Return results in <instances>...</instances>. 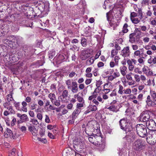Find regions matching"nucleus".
Here are the masks:
<instances>
[{
  "label": "nucleus",
  "mask_w": 156,
  "mask_h": 156,
  "mask_svg": "<svg viewBox=\"0 0 156 156\" xmlns=\"http://www.w3.org/2000/svg\"><path fill=\"white\" fill-rule=\"evenodd\" d=\"M142 71L143 73L147 76H151L153 74L152 70L147 66H144L142 69Z\"/></svg>",
  "instance_id": "obj_12"
},
{
  "label": "nucleus",
  "mask_w": 156,
  "mask_h": 156,
  "mask_svg": "<svg viewBox=\"0 0 156 156\" xmlns=\"http://www.w3.org/2000/svg\"><path fill=\"white\" fill-rule=\"evenodd\" d=\"M20 119L22 120V122L28 121L29 119L28 117L25 114L22 115Z\"/></svg>",
  "instance_id": "obj_25"
},
{
  "label": "nucleus",
  "mask_w": 156,
  "mask_h": 156,
  "mask_svg": "<svg viewBox=\"0 0 156 156\" xmlns=\"http://www.w3.org/2000/svg\"><path fill=\"white\" fill-rule=\"evenodd\" d=\"M118 93L122 95L123 94L124 89L123 86L121 84H119L118 86Z\"/></svg>",
  "instance_id": "obj_24"
},
{
  "label": "nucleus",
  "mask_w": 156,
  "mask_h": 156,
  "mask_svg": "<svg viewBox=\"0 0 156 156\" xmlns=\"http://www.w3.org/2000/svg\"><path fill=\"white\" fill-rule=\"evenodd\" d=\"M112 88V87L110 82H108L104 85V90H111Z\"/></svg>",
  "instance_id": "obj_19"
},
{
  "label": "nucleus",
  "mask_w": 156,
  "mask_h": 156,
  "mask_svg": "<svg viewBox=\"0 0 156 156\" xmlns=\"http://www.w3.org/2000/svg\"><path fill=\"white\" fill-rule=\"evenodd\" d=\"M104 64L101 62H99L97 64V66L99 68L102 67L104 66Z\"/></svg>",
  "instance_id": "obj_62"
},
{
  "label": "nucleus",
  "mask_w": 156,
  "mask_h": 156,
  "mask_svg": "<svg viewBox=\"0 0 156 156\" xmlns=\"http://www.w3.org/2000/svg\"><path fill=\"white\" fill-rule=\"evenodd\" d=\"M136 130L137 133L140 136L144 137L147 136V128L144 125L137 124L136 127Z\"/></svg>",
  "instance_id": "obj_4"
},
{
  "label": "nucleus",
  "mask_w": 156,
  "mask_h": 156,
  "mask_svg": "<svg viewBox=\"0 0 156 156\" xmlns=\"http://www.w3.org/2000/svg\"><path fill=\"white\" fill-rule=\"evenodd\" d=\"M73 106V104L71 103H70L67 105L66 106V108L68 109L71 110L72 109Z\"/></svg>",
  "instance_id": "obj_59"
},
{
  "label": "nucleus",
  "mask_w": 156,
  "mask_h": 156,
  "mask_svg": "<svg viewBox=\"0 0 156 156\" xmlns=\"http://www.w3.org/2000/svg\"><path fill=\"white\" fill-rule=\"evenodd\" d=\"M97 96L98 94H95L93 93H92V95L89 97L88 98V100L91 101L94 98H96L97 97Z\"/></svg>",
  "instance_id": "obj_31"
},
{
  "label": "nucleus",
  "mask_w": 156,
  "mask_h": 156,
  "mask_svg": "<svg viewBox=\"0 0 156 156\" xmlns=\"http://www.w3.org/2000/svg\"><path fill=\"white\" fill-rule=\"evenodd\" d=\"M98 109L97 106L95 105H93L91 102H90V104L87 107V109L84 112L85 114H87L91 111H95Z\"/></svg>",
  "instance_id": "obj_11"
},
{
  "label": "nucleus",
  "mask_w": 156,
  "mask_h": 156,
  "mask_svg": "<svg viewBox=\"0 0 156 156\" xmlns=\"http://www.w3.org/2000/svg\"><path fill=\"white\" fill-rule=\"evenodd\" d=\"M88 140L91 143L98 147L99 150L102 151L105 148V141L101 136L92 135L88 137Z\"/></svg>",
  "instance_id": "obj_1"
},
{
  "label": "nucleus",
  "mask_w": 156,
  "mask_h": 156,
  "mask_svg": "<svg viewBox=\"0 0 156 156\" xmlns=\"http://www.w3.org/2000/svg\"><path fill=\"white\" fill-rule=\"evenodd\" d=\"M127 122L126 119H121L119 121V124L121 129L125 130L126 133L131 131L132 128L130 126L129 127L127 126Z\"/></svg>",
  "instance_id": "obj_7"
},
{
  "label": "nucleus",
  "mask_w": 156,
  "mask_h": 156,
  "mask_svg": "<svg viewBox=\"0 0 156 156\" xmlns=\"http://www.w3.org/2000/svg\"><path fill=\"white\" fill-rule=\"evenodd\" d=\"M146 77L144 75H141L140 76V80H141L144 83V82L146 80Z\"/></svg>",
  "instance_id": "obj_47"
},
{
  "label": "nucleus",
  "mask_w": 156,
  "mask_h": 156,
  "mask_svg": "<svg viewBox=\"0 0 156 156\" xmlns=\"http://www.w3.org/2000/svg\"><path fill=\"white\" fill-rule=\"evenodd\" d=\"M146 145V143L144 140L138 139L132 143V147L134 151H139L145 149Z\"/></svg>",
  "instance_id": "obj_2"
},
{
  "label": "nucleus",
  "mask_w": 156,
  "mask_h": 156,
  "mask_svg": "<svg viewBox=\"0 0 156 156\" xmlns=\"http://www.w3.org/2000/svg\"><path fill=\"white\" fill-rule=\"evenodd\" d=\"M84 103H78L76 105V109H80L81 110L82 108L84 106Z\"/></svg>",
  "instance_id": "obj_39"
},
{
  "label": "nucleus",
  "mask_w": 156,
  "mask_h": 156,
  "mask_svg": "<svg viewBox=\"0 0 156 156\" xmlns=\"http://www.w3.org/2000/svg\"><path fill=\"white\" fill-rule=\"evenodd\" d=\"M120 59L119 56H115L114 58V61H115V65H118V64L119 60Z\"/></svg>",
  "instance_id": "obj_49"
},
{
  "label": "nucleus",
  "mask_w": 156,
  "mask_h": 156,
  "mask_svg": "<svg viewBox=\"0 0 156 156\" xmlns=\"http://www.w3.org/2000/svg\"><path fill=\"white\" fill-rule=\"evenodd\" d=\"M81 44L83 47H85L87 45V40L85 38H83L81 40Z\"/></svg>",
  "instance_id": "obj_37"
},
{
  "label": "nucleus",
  "mask_w": 156,
  "mask_h": 156,
  "mask_svg": "<svg viewBox=\"0 0 156 156\" xmlns=\"http://www.w3.org/2000/svg\"><path fill=\"white\" fill-rule=\"evenodd\" d=\"M4 136L6 138L10 137L11 139H16L20 136V135L16 133H13L10 129L7 128L6 131L4 133Z\"/></svg>",
  "instance_id": "obj_5"
},
{
  "label": "nucleus",
  "mask_w": 156,
  "mask_h": 156,
  "mask_svg": "<svg viewBox=\"0 0 156 156\" xmlns=\"http://www.w3.org/2000/svg\"><path fill=\"white\" fill-rule=\"evenodd\" d=\"M131 20L132 21V23L134 24H137L139 23L140 22V20L138 18H134L131 19Z\"/></svg>",
  "instance_id": "obj_40"
},
{
  "label": "nucleus",
  "mask_w": 156,
  "mask_h": 156,
  "mask_svg": "<svg viewBox=\"0 0 156 156\" xmlns=\"http://www.w3.org/2000/svg\"><path fill=\"white\" fill-rule=\"evenodd\" d=\"M75 151L71 148L66 149L63 154V156H74Z\"/></svg>",
  "instance_id": "obj_13"
},
{
  "label": "nucleus",
  "mask_w": 156,
  "mask_h": 156,
  "mask_svg": "<svg viewBox=\"0 0 156 156\" xmlns=\"http://www.w3.org/2000/svg\"><path fill=\"white\" fill-rule=\"evenodd\" d=\"M53 104L57 106H59L60 105V103L59 101L56 100L54 101V103H52Z\"/></svg>",
  "instance_id": "obj_64"
},
{
  "label": "nucleus",
  "mask_w": 156,
  "mask_h": 156,
  "mask_svg": "<svg viewBox=\"0 0 156 156\" xmlns=\"http://www.w3.org/2000/svg\"><path fill=\"white\" fill-rule=\"evenodd\" d=\"M97 100L98 102L103 103L104 102V101L103 100L102 98L100 96H97Z\"/></svg>",
  "instance_id": "obj_54"
},
{
  "label": "nucleus",
  "mask_w": 156,
  "mask_h": 156,
  "mask_svg": "<svg viewBox=\"0 0 156 156\" xmlns=\"http://www.w3.org/2000/svg\"><path fill=\"white\" fill-rule=\"evenodd\" d=\"M146 103L147 105L148 106H152L156 105L155 102L151 100L150 95H148L147 97V100L146 101Z\"/></svg>",
  "instance_id": "obj_15"
},
{
  "label": "nucleus",
  "mask_w": 156,
  "mask_h": 156,
  "mask_svg": "<svg viewBox=\"0 0 156 156\" xmlns=\"http://www.w3.org/2000/svg\"><path fill=\"white\" fill-rule=\"evenodd\" d=\"M150 116L147 112H144L141 113L140 116L139 120L141 121L147 122L149 121Z\"/></svg>",
  "instance_id": "obj_9"
},
{
  "label": "nucleus",
  "mask_w": 156,
  "mask_h": 156,
  "mask_svg": "<svg viewBox=\"0 0 156 156\" xmlns=\"http://www.w3.org/2000/svg\"><path fill=\"white\" fill-rule=\"evenodd\" d=\"M13 105L16 110L18 111L20 110V102H17L14 101Z\"/></svg>",
  "instance_id": "obj_28"
},
{
  "label": "nucleus",
  "mask_w": 156,
  "mask_h": 156,
  "mask_svg": "<svg viewBox=\"0 0 156 156\" xmlns=\"http://www.w3.org/2000/svg\"><path fill=\"white\" fill-rule=\"evenodd\" d=\"M55 51L53 50L50 51L49 52L48 56L50 58H52L55 55Z\"/></svg>",
  "instance_id": "obj_30"
},
{
  "label": "nucleus",
  "mask_w": 156,
  "mask_h": 156,
  "mask_svg": "<svg viewBox=\"0 0 156 156\" xmlns=\"http://www.w3.org/2000/svg\"><path fill=\"white\" fill-rule=\"evenodd\" d=\"M20 129L23 132L25 133L27 130V128L24 126H22L20 128Z\"/></svg>",
  "instance_id": "obj_60"
},
{
  "label": "nucleus",
  "mask_w": 156,
  "mask_h": 156,
  "mask_svg": "<svg viewBox=\"0 0 156 156\" xmlns=\"http://www.w3.org/2000/svg\"><path fill=\"white\" fill-rule=\"evenodd\" d=\"M67 97L64 96L63 95H61L59 98V101L62 102H66L67 101L66 98Z\"/></svg>",
  "instance_id": "obj_29"
},
{
  "label": "nucleus",
  "mask_w": 156,
  "mask_h": 156,
  "mask_svg": "<svg viewBox=\"0 0 156 156\" xmlns=\"http://www.w3.org/2000/svg\"><path fill=\"white\" fill-rule=\"evenodd\" d=\"M133 73L130 72L127 74H126L125 76H126V78L128 80H133V78L132 76V75Z\"/></svg>",
  "instance_id": "obj_36"
},
{
  "label": "nucleus",
  "mask_w": 156,
  "mask_h": 156,
  "mask_svg": "<svg viewBox=\"0 0 156 156\" xmlns=\"http://www.w3.org/2000/svg\"><path fill=\"white\" fill-rule=\"evenodd\" d=\"M55 127V126H53L51 125H48L47 126V128L48 129L51 130L52 129H53Z\"/></svg>",
  "instance_id": "obj_63"
},
{
  "label": "nucleus",
  "mask_w": 156,
  "mask_h": 156,
  "mask_svg": "<svg viewBox=\"0 0 156 156\" xmlns=\"http://www.w3.org/2000/svg\"><path fill=\"white\" fill-rule=\"evenodd\" d=\"M73 143L74 145V147L78 151H81L83 148L84 143L80 141V140L77 139L74 140Z\"/></svg>",
  "instance_id": "obj_6"
},
{
  "label": "nucleus",
  "mask_w": 156,
  "mask_h": 156,
  "mask_svg": "<svg viewBox=\"0 0 156 156\" xmlns=\"http://www.w3.org/2000/svg\"><path fill=\"white\" fill-rule=\"evenodd\" d=\"M108 109L114 112H116L119 111V109H117V106L116 105H111L108 107Z\"/></svg>",
  "instance_id": "obj_20"
},
{
  "label": "nucleus",
  "mask_w": 156,
  "mask_h": 156,
  "mask_svg": "<svg viewBox=\"0 0 156 156\" xmlns=\"http://www.w3.org/2000/svg\"><path fill=\"white\" fill-rule=\"evenodd\" d=\"M118 53V51L115 49H113L111 51V56L113 57Z\"/></svg>",
  "instance_id": "obj_45"
},
{
  "label": "nucleus",
  "mask_w": 156,
  "mask_h": 156,
  "mask_svg": "<svg viewBox=\"0 0 156 156\" xmlns=\"http://www.w3.org/2000/svg\"><path fill=\"white\" fill-rule=\"evenodd\" d=\"M128 27V24L127 23H125L123 27L122 31L124 33H127L128 31L127 27Z\"/></svg>",
  "instance_id": "obj_35"
},
{
  "label": "nucleus",
  "mask_w": 156,
  "mask_h": 156,
  "mask_svg": "<svg viewBox=\"0 0 156 156\" xmlns=\"http://www.w3.org/2000/svg\"><path fill=\"white\" fill-rule=\"evenodd\" d=\"M146 125L148 128L152 131L156 130V124L153 119H150L147 121Z\"/></svg>",
  "instance_id": "obj_8"
},
{
  "label": "nucleus",
  "mask_w": 156,
  "mask_h": 156,
  "mask_svg": "<svg viewBox=\"0 0 156 156\" xmlns=\"http://www.w3.org/2000/svg\"><path fill=\"white\" fill-rule=\"evenodd\" d=\"M13 94L12 92H11L9 94L6 96V99L8 102H10L12 101H14V100L12 97Z\"/></svg>",
  "instance_id": "obj_22"
},
{
  "label": "nucleus",
  "mask_w": 156,
  "mask_h": 156,
  "mask_svg": "<svg viewBox=\"0 0 156 156\" xmlns=\"http://www.w3.org/2000/svg\"><path fill=\"white\" fill-rule=\"evenodd\" d=\"M10 104L9 102H5L3 104V106L4 108H7L9 106H10Z\"/></svg>",
  "instance_id": "obj_53"
},
{
  "label": "nucleus",
  "mask_w": 156,
  "mask_h": 156,
  "mask_svg": "<svg viewBox=\"0 0 156 156\" xmlns=\"http://www.w3.org/2000/svg\"><path fill=\"white\" fill-rule=\"evenodd\" d=\"M137 16V14L134 12H131L130 14V19L132 18H135Z\"/></svg>",
  "instance_id": "obj_56"
},
{
  "label": "nucleus",
  "mask_w": 156,
  "mask_h": 156,
  "mask_svg": "<svg viewBox=\"0 0 156 156\" xmlns=\"http://www.w3.org/2000/svg\"><path fill=\"white\" fill-rule=\"evenodd\" d=\"M19 111H23L24 112H27V108L26 107L22 106L21 108H20V110H19Z\"/></svg>",
  "instance_id": "obj_61"
},
{
  "label": "nucleus",
  "mask_w": 156,
  "mask_h": 156,
  "mask_svg": "<svg viewBox=\"0 0 156 156\" xmlns=\"http://www.w3.org/2000/svg\"><path fill=\"white\" fill-rule=\"evenodd\" d=\"M37 117L38 119L41 121L43 119V115L41 113H38L37 114Z\"/></svg>",
  "instance_id": "obj_44"
},
{
  "label": "nucleus",
  "mask_w": 156,
  "mask_h": 156,
  "mask_svg": "<svg viewBox=\"0 0 156 156\" xmlns=\"http://www.w3.org/2000/svg\"><path fill=\"white\" fill-rule=\"evenodd\" d=\"M77 101L80 103H84V100H83V98L80 96L78 97Z\"/></svg>",
  "instance_id": "obj_58"
},
{
  "label": "nucleus",
  "mask_w": 156,
  "mask_h": 156,
  "mask_svg": "<svg viewBox=\"0 0 156 156\" xmlns=\"http://www.w3.org/2000/svg\"><path fill=\"white\" fill-rule=\"evenodd\" d=\"M112 12L109 11L106 13V17L109 25L112 27L114 30L118 26L119 23L116 22V19L114 18L111 14Z\"/></svg>",
  "instance_id": "obj_3"
},
{
  "label": "nucleus",
  "mask_w": 156,
  "mask_h": 156,
  "mask_svg": "<svg viewBox=\"0 0 156 156\" xmlns=\"http://www.w3.org/2000/svg\"><path fill=\"white\" fill-rule=\"evenodd\" d=\"M143 41L144 43H147L149 42L150 38L148 37H145L143 38Z\"/></svg>",
  "instance_id": "obj_57"
},
{
  "label": "nucleus",
  "mask_w": 156,
  "mask_h": 156,
  "mask_svg": "<svg viewBox=\"0 0 156 156\" xmlns=\"http://www.w3.org/2000/svg\"><path fill=\"white\" fill-rule=\"evenodd\" d=\"M45 122L49 123L51 122V120L49 118V116L47 115H45Z\"/></svg>",
  "instance_id": "obj_46"
},
{
  "label": "nucleus",
  "mask_w": 156,
  "mask_h": 156,
  "mask_svg": "<svg viewBox=\"0 0 156 156\" xmlns=\"http://www.w3.org/2000/svg\"><path fill=\"white\" fill-rule=\"evenodd\" d=\"M141 55L140 52V50H137L135 51L133 53V56L134 57L138 56Z\"/></svg>",
  "instance_id": "obj_41"
},
{
  "label": "nucleus",
  "mask_w": 156,
  "mask_h": 156,
  "mask_svg": "<svg viewBox=\"0 0 156 156\" xmlns=\"http://www.w3.org/2000/svg\"><path fill=\"white\" fill-rule=\"evenodd\" d=\"M127 67L124 66H121L119 68V70L122 75L123 76H125L127 73Z\"/></svg>",
  "instance_id": "obj_16"
},
{
  "label": "nucleus",
  "mask_w": 156,
  "mask_h": 156,
  "mask_svg": "<svg viewBox=\"0 0 156 156\" xmlns=\"http://www.w3.org/2000/svg\"><path fill=\"white\" fill-rule=\"evenodd\" d=\"M38 131L37 129H34L32 132H31L32 135L34 136H36L37 135Z\"/></svg>",
  "instance_id": "obj_55"
},
{
  "label": "nucleus",
  "mask_w": 156,
  "mask_h": 156,
  "mask_svg": "<svg viewBox=\"0 0 156 156\" xmlns=\"http://www.w3.org/2000/svg\"><path fill=\"white\" fill-rule=\"evenodd\" d=\"M16 154V149L15 148H13L9 152V156H15Z\"/></svg>",
  "instance_id": "obj_38"
},
{
  "label": "nucleus",
  "mask_w": 156,
  "mask_h": 156,
  "mask_svg": "<svg viewBox=\"0 0 156 156\" xmlns=\"http://www.w3.org/2000/svg\"><path fill=\"white\" fill-rule=\"evenodd\" d=\"M131 93V90L130 88H127L124 89L123 94H130Z\"/></svg>",
  "instance_id": "obj_42"
},
{
  "label": "nucleus",
  "mask_w": 156,
  "mask_h": 156,
  "mask_svg": "<svg viewBox=\"0 0 156 156\" xmlns=\"http://www.w3.org/2000/svg\"><path fill=\"white\" fill-rule=\"evenodd\" d=\"M134 78L136 82H139L140 81V76L137 74L134 75Z\"/></svg>",
  "instance_id": "obj_43"
},
{
  "label": "nucleus",
  "mask_w": 156,
  "mask_h": 156,
  "mask_svg": "<svg viewBox=\"0 0 156 156\" xmlns=\"http://www.w3.org/2000/svg\"><path fill=\"white\" fill-rule=\"evenodd\" d=\"M94 59L93 58V57H91L86 61V65L89 66L92 64L94 63Z\"/></svg>",
  "instance_id": "obj_26"
},
{
  "label": "nucleus",
  "mask_w": 156,
  "mask_h": 156,
  "mask_svg": "<svg viewBox=\"0 0 156 156\" xmlns=\"http://www.w3.org/2000/svg\"><path fill=\"white\" fill-rule=\"evenodd\" d=\"M134 34H131L129 35V41L131 43H133L135 42V37L133 36Z\"/></svg>",
  "instance_id": "obj_32"
},
{
  "label": "nucleus",
  "mask_w": 156,
  "mask_h": 156,
  "mask_svg": "<svg viewBox=\"0 0 156 156\" xmlns=\"http://www.w3.org/2000/svg\"><path fill=\"white\" fill-rule=\"evenodd\" d=\"M66 83L68 86V88H70L71 83L72 84V83H71V80H66Z\"/></svg>",
  "instance_id": "obj_52"
},
{
  "label": "nucleus",
  "mask_w": 156,
  "mask_h": 156,
  "mask_svg": "<svg viewBox=\"0 0 156 156\" xmlns=\"http://www.w3.org/2000/svg\"><path fill=\"white\" fill-rule=\"evenodd\" d=\"M72 92L73 93H77L78 91L77 84V83L76 82H72Z\"/></svg>",
  "instance_id": "obj_17"
},
{
  "label": "nucleus",
  "mask_w": 156,
  "mask_h": 156,
  "mask_svg": "<svg viewBox=\"0 0 156 156\" xmlns=\"http://www.w3.org/2000/svg\"><path fill=\"white\" fill-rule=\"evenodd\" d=\"M48 97L52 103H53L54 101L56 99V96L54 94L50 93L48 95Z\"/></svg>",
  "instance_id": "obj_23"
},
{
  "label": "nucleus",
  "mask_w": 156,
  "mask_h": 156,
  "mask_svg": "<svg viewBox=\"0 0 156 156\" xmlns=\"http://www.w3.org/2000/svg\"><path fill=\"white\" fill-rule=\"evenodd\" d=\"M130 53L129 47L127 46L124 47L121 51V55L124 58L127 57L129 56Z\"/></svg>",
  "instance_id": "obj_10"
},
{
  "label": "nucleus",
  "mask_w": 156,
  "mask_h": 156,
  "mask_svg": "<svg viewBox=\"0 0 156 156\" xmlns=\"http://www.w3.org/2000/svg\"><path fill=\"white\" fill-rule=\"evenodd\" d=\"M102 81L101 80H99L96 82V85L97 87H100V86L102 84Z\"/></svg>",
  "instance_id": "obj_50"
},
{
  "label": "nucleus",
  "mask_w": 156,
  "mask_h": 156,
  "mask_svg": "<svg viewBox=\"0 0 156 156\" xmlns=\"http://www.w3.org/2000/svg\"><path fill=\"white\" fill-rule=\"evenodd\" d=\"M64 58H65L63 55H59L56 58V62L58 64L62 62Z\"/></svg>",
  "instance_id": "obj_21"
},
{
  "label": "nucleus",
  "mask_w": 156,
  "mask_h": 156,
  "mask_svg": "<svg viewBox=\"0 0 156 156\" xmlns=\"http://www.w3.org/2000/svg\"><path fill=\"white\" fill-rule=\"evenodd\" d=\"M89 54L87 52H85L82 53L81 58L83 60H85L89 57Z\"/></svg>",
  "instance_id": "obj_27"
},
{
  "label": "nucleus",
  "mask_w": 156,
  "mask_h": 156,
  "mask_svg": "<svg viewBox=\"0 0 156 156\" xmlns=\"http://www.w3.org/2000/svg\"><path fill=\"white\" fill-rule=\"evenodd\" d=\"M126 139L128 142H130V143H132L137 139H136V136L133 134L126 136Z\"/></svg>",
  "instance_id": "obj_14"
},
{
  "label": "nucleus",
  "mask_w": 156,
  "mask_h": 156,
  "mask_svg": "<svg viewBox=\"0 0 156 156\" xmlns=\"http://www.w3.org/2000/svg\"><path fill=\"white\" fill-rule=\"evenodd\" d=\"M36 129V128L35 127H34L33 126L30 125L28 126V130L31 132L34 130V129Z\"/></svg>",
  "instance_id": "obj_51"
},
{
  "label": "nucleus",
  "mask_w": 156,
  "mask_h": 156,
  "mask_svg": "<svg viewBox=\"0 0 156 156\" xmlns=\"http://www.w3.org/2000/svg\"><path fill=\"white\" fill-rule=\"evenodd\" d=\"M81 112V110L78 109H76L73 112L72 114V118L75 119L79 115Z\"/></svg>",
  "instance_id": "obj_18"
},
{
  "label": "nucleus",
  "mask_w": 156,
  "mask_h": 156,
  "mask_svg": "<svg viewBox=\"0 0 156 156\" xmlns=\"http://www.w3.org/2000/svg\"><path fill=\"white\" fill-rule=\"evenodd\" d=\"M113 76L115 78L119 77L120 76V74L117 69L116 70V72L113 73Z\"/></svg>",
  "instance_id": "obj_48"
},
{
  "label": "nucleus",
  "mask_w": 156,
  "mask_h": 156,
  "mask_svg": "<svg viewBox=\"0 0 156 156\" xmlns=\"http://www.w3.org/2000/svg\"><path fill=\"white\" fill-rule=\"evenodd\" d=\"M6 109L7 110V111H8L10 114H12L14 113V111L13 109L12 106H9Z\"/></svg>",
  "instance_id": "obj_33"
},
{
  "label": "nucleus",
  "mask_w": 156,
  "mask_h": 156,
  "mask_svg": "<svg viewBox=\"0 0 156 156\" xmlns=\"http://www.w3.org/2000/svg\"><path fill=\"white\" fill-rule=\"evenodd\" d=\"M30 122H31L35 126H37L39 124L37 120L35 119H31Z\"/></svg>",
  "instance_id": "obj_34"
}]
</instances>
